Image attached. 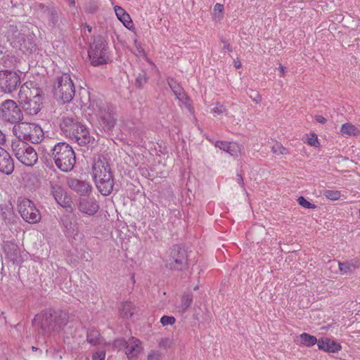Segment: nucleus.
<instances>
[{
	"label": "nucleus",
	"mask_w": 360,
	"mask_h": 360,
	"mask_svg": "<svg viewBox=\"0 0 360 360\" xmlns=\"http://www.w3.org/2000/svg\"><path fill=\"white\" fill-rule=\"evenodd\" d=\"M6 36L11 45L23 53L30 54L37 50V37L34 32L27 25H9Z\"/></svg>",
	"instance_id": "nucleus-1"
},
{
	"label": "nucleus",
	"mask_w": 360,
	"mask_h": 360,
	"mask_svg": "<svg viewBox=\"0 0 360 360\" xmlns=\"http://www.w3.org/2000/svg\"><path fill=\"white\" fill-rule=\"evenodd\" d=\"M68 322V315L63 311L52 309L42 311L37 314L33 324L40 334L51 335L64 328Z\"/></svg>",
	"instance_id": "nucleus-2"
},
{
	"label": "nucleus",
	"mask_w": 360,
	"mask_h": 360,
	"mask_svg": "<svg viewBox=\"0 0 360 360\" xmlns=\"http://www.w3.org/2000/svg\"><path fill=\"white\" fill-rule=\"evenodd\" d=\"M18 103L26 114L37 115L42 106V90L32 82H25L20 88Z\"/></svg>",
	"instance_id": "nucleus-3"
},
{
	"label": "nucleus",
	"mask_w": 360,
	"mask_h": 360,
	"mask_svg": "<svg viewBox=\"0 0 360 360\" xmlns=\"http://www.w3.org/2000/svg\"><path fill=\"white\" fill-rule=\"evenodd\" d=\"M56 164V166L63 172H68L72 170L76 162L75 153L68 143L58 142L54 146H50L49 153Z\"/></svg>",
	"instance_id": "nucleus-4"
},
{
	"label": "nucleus",
	"mask_w": 360,
	"mask_h": 360,
	"mask_svg": "<svg viewBox=\"0 0 360 360\" xmlns=\"http://www.w3.org/2000/svg\"><path fill=\"white\" fill-rule=\"evenodd\" d=\"M12 131L18 139L25 143L38 144L41 143L44 138V133L41 126L36 123L21 122L14 124Z\"/></svg>",
	"instance_id": "nucleus-5"
},
{
	"label": "nucleus",
	"mask_w": 360,
	"mask_h": 360,
	"mask_svg": "<svg viewBox=\"0 0 360 360\" xmlns=\"http://www.w3.org/2000/svg\"><path fill=\"white\" fill-rule=\"evenodd\" d=\"M11 150L16 159L25 166L32 167L38 160V155L36 150L25 141L12 139Z\"/></svg>",
	"instance_id": "nucleus-6"
},
{
	"label": "nucleus",
	"mask_w": 360,
	"mask_h": 360,
	"mask_svg": "<svg viewBox=\"0 0 360 360\" xmlns=\"http://www.w3.org/2000/svg\"><path fill=\"white\" fill-rule=\"evenodd\" d=\"M53 94L56 99L60 100L63 103H70L75 95V87L70 77L67 73L58 77L53 85Z\"/></svg>",
	"instance_id": "nucleus-7"
},
{
	"label": "nucleus",
	"mask_w": 360,
	"mask_h": 360,
	"mask_svg": "<svg viewBox=\"0 0 360 360\" xmlns=\"http://www.w3.org/2000/svg\"><path fill=\"white\" fill-rule=\"evenodd\" d=\"M88 55L91 63L94 66L106 64L109 60V51L108 44L104 38L100 35L94 37L91 43Z\"/></svg>",
	"instance_id": "nucleus-8"
},
{
	"label": "nucleus",
	"mask_w": 360,
	"mask_h": 360,
	"mask_svg": "<svg viewBox=\"0 0 360 360\" xmlns=\"http://www.w3.org/2000/svg\"><path fill=\"white\" fill-rule=\"evenodd\" d=\"M0 119L11 124H17L23 119V115L17 103L11 99L0 104Z\"/></svg>",
	"instance_id": "nucleus-9"
},
{
	"label": "nucleus",
	"mask_w": 360,
	"mask_h": 360,
	"mask_svg": "<svg viewBox=\"0 0 360 360\" xmlns=\"http://www.w3.org/2000/svg\"><path fill=\"white\" fill-rule=\"evenodd\" d=\"M187 265V252L178 245H174L166 260V266L172 270L181 271Z\"/></svg>",
	"instance_id": "nucleus-10"
},
{
	"label": "nucleus",
	"mask_w": 360,
	"mask_h": 360,
	"mask_svg": "<svg viewBox=\"0 0 360 360\" xmlns=\"http://www.w3.org/2000/svg\"><path fill=\"white\" fill-rule=\"evenodd\" d=\"M18 208L22 218L30 224H35L41 219L39 211L34 203L27 198L18 199Z\"/></svg>",
	"instance_id": "nucleus-11"
},
{
	"label": "nucleus",
	"mask_w": 360,
	"mask_h": 360,
	"mask_svg": "<svg viewBox=\"0 0 360 360\" xmlns=\"http://www.w3.org/2000/svg\"><path fill=\"white\" fill-rule=\"evenodd\" d=\"M20 84L18 74L11 70L0 71V91L6 94H11L16 89Z\"/></svg>",
	"instance_id": "nucleus-12"
},
{
	"label": "nucleus",
	"mask_w": 360,
	"mask_h": 360,
	"mask_svg": "<svg viewBox=\"0 0 360 360\" xmlns=\"http://www.w3.org/2000/svg\"><path fill=\"white\" fill-rule=\"evenodd\" d=\"M82 123L75 116H63L60 122V128L62 134L67 138L75 137V131L78 130Z\"/></svg>",
	"instance_id": "nucleus-13"
},
{
	"label": "nucleus",
	"mask_w": 360,
	"mask_h": 360,
	"mask_svg": "<svg viewBox=\"0 0 360 360\" xmlns=\"http://www.w3.org/2000/svg\"><path fill=\"white\" fill-rule=\"evenodd\" d=\"M4 250L8 259L13 262V264H20L24 261V256L17 244L6 241L4 243Z\"/></svg>",
	"instance_id": "nucleus-14"
},
{
	"label": "nucleus",
	"mask_w": 360,
	"mask_h": 360,
	"mask_svg": "<svg viewBox=\"0 0 360 360\" xmlns=\"http://www.w3.org/2000/svg\"><path fill=\"white\" fill-rule=\"evenodd\" d=\"M108 174H112L111 169L105 159L98 158L92 167V176L94 180L105 179Z\"/></svg>",
	"instance_id": "nucleus-15"
},
{
	"label": "nucleus",
	"mask_w": 360,
	"mask_h": 360,
	"mask_svg": "<svg viewBox=\"0 0 360 360\" xmlns=\"http://www.w3.org/2000/svg\"><path fill=\"white\" fill-rule=\"evenodd\" d=\"M14 161L10 153L0 146V172L9 175L14 170Z\"/></svg>",
	"instance_id": "nucleus-16"
},
{
	"label": "nucleus",
	"mask_w": 360,
	"mask_h": 360,
	"mask_svg": "<svg viewBox=\"0 0 360 360\" xmlns=\"http://www.w3.org/2000/svg\"><path fill=\"white\" fill-rule=\"evenodd\" d=\"M75 137H70V140L75 141L79 146H86L94 140V138L90 135L88 128L83 124H80V127H78V130L75 131Z\"/></svg>",
	"instance_id": "nucleus-17"
},
{
	"label": "nucleus",
	"mask_w": 360,
	"mask_h": 360,
	"mask_svg": "<svg viewBox=\"0 0 360 360\" xmlns=\"http://www.w3.org/2000/svg\"><path fill=\"white\" fill-rule=\"evenodd\" d=\"M68 186L80 195H86L91 191V186L89 182L81 181L76 178H69L67 180Z\"/></svg>",
	"instance_id": "nucleus-18"
},
{
	"label": "nucleus",
	"mask_w": 360,
	"mask_h": 360,
	"mask_svg": "<svg viewBox=\"0 0 360 360\" xmlns=\"http://www.w3.org/2000/svg\"><path fill=\"white\" fill-rule=\"evenodd\" d=\"M79 210L89 216L94 215L99 209V205L94 198H87L79 200Z\"/></svg>",
	"instance_id": "nucleus-19"
},
{
	"label": "nucleus",
	"mask_w": 360,
	"mask_h": 360,
	"mask_svg": "<svg viewBox=\"0 0 360 360\" xmlns=\"http://www.w3.org/2000/svg\"><path fill=\"white\" fill-rule=\"evenodd\" d=\"M51 193L56 201L63 207H70L71 200L66 195L64 189L59 185H51Z\"/></svg>",
	"instance_id": "nucleus-20"
},
{
	"label": "nucleus",
	"mask_w": 360,
	"mask_h": 360,
	"mask_svg": "<svg viewBox=\"0 0 360 360\" xmlns=\"http://www.w3.org/2000/svg\"><path fill=\"white\" fill-rule=\"evenodd\" d=\"M318 348L326 352L335 353L341 350L342 346L334 340L328 338H321L319 340Z\"/></svg>",
	"instance_id": "nucleus-21"
},
{
	"label": "nucleus",
	"mask_w": 360,
	"mask_h": 360,
	"mask_svg": "<svg viewBox=\"0 0 360 360\" xmlns=\"http://www.w3.org/2000/svg\"><path fill=\"white\" fill-rule=\"evenodd\" d=\"M107 176L103 180H94L98 190L103 195H110L113 190L114 179L112 174H108Z\"/></svg>",
	"instance_id": "nucleus-22"
},
{
	"label": "nucleus",
	"mask_w": 360,
	"mask_h": 360,
	"mask_svg": "<svg viewBox=\"0 0 360 360\" xmlns=\"http://www.w3.org/2000/svg\"><path fill=\"white\" fill-rule=\"evenodd\" d=\"M43 12L47 15L49 20V25L52 28L60 27V17L58 11L55 8H49L44 6L39 5Z\"/></svg>",
	"instance_id": "nucleus-23"
},
{
	"label": "nucleus",
	"mask_w": 360,
	"mask_h": 360,
	"mask_svg": "<svg viewBox=\"0 0 360 360\" xmlns=\"http://www.w3.org/2000/svg\"><path fill=\"white\" fill-rule=\"evenodd\" d=\"M141 350L142 347L139 340L131 338L127 342L125 354L130 360L136 357Z\"/></svg>",
	"instance_id": "nucleus-24"
},
{
	"label": "nucleus",
	"mask_w": 360,
	"mask_h": 360,
	"mask_svg": "<svg viewBox=\"0 0 360 360\" xmlns=\"http://www.w3.org/2000/svg\"><path fill=\"white\" fill-rule=\"evenodd\" d=\"M167 83L173 93L175 94L176 98L182 103H186L188 101V97L185 94L184 90L181 85L172 78L168 79Z\"/></svg>",
	"instance_id": "nucleus-25"
},
{
	"label": "nucleus",
	"mask_w": 360,
	"mask_h": 360,
	"mask_svg": "<svg viewBox=\"0 0 360 360\" xmlns=\"http://www.w3.org/2000/svg\"><path fill=\"white\" fill-rule=\"evenodd\" d=\"M215 146L219 148L221 150L226 151L232 156H238L240 153V147L238 143L235 142L227 141H217Z\"/></svg>",
	"instance_id": "nucleus-26"
},
{
	"label": "nucleus",
	"mask_w": 360,
	"mask_h": 360,
	"mask_svg": "<svg viewBox=\"0 0 360 360\" xmlns=\"http://www.w3.org/2000/svg\"><path fill=\"white\" fill-rule=\"evenodd\" d=\"M340 271L347 274L353 272L354 270L360 267V259L354 258L345 262H338Z\"/></svg>",
	"instance_id": "nucleus-27"
},
{
	"label": "nucleus",
	"mask_w": 360,
	"mask_h": 360,
	"mask_svg": "<svg viewBox=\"0 0 360 360\" xmlns=\"http://www.w3.org/2000/svg\"><path fill=\"white\" fill-rule=\"evenodd\" d=\"M193 300V295L191 292H184L181 297V303L177 307L178 311L181 314L185 313L191 307Z\"/></svg>",
	"instance_id": "nucleus-28"
},
{
	"label": "nucleus",
	"mask_w": 360,
	"mask_h": 360,
	"mask_svg": "<svg viewBox=\"0 0 360 360\" xmlns=\"http://www.w3.org/2000/svg\"><path fill=\"white\" fill-rule=\"evenodd\" d=\"M114 9L118 19L122 22L126 27L130 29V27L133 25V22L129 15L120 6H115Z\"/></svg>",
	"instance_id": "nucleus-29"
},
{
	"label": "nucleus",
	"mask_w": 360,
	"mask_h": 360,
	"mask_svg": "<svg viewBox=\"0 0 360 360\" xmlns=\"http://www.w3.org/2000/svg\"><path fill=\"white\" fill-rule=\"evenodd\" d=\"M86 340L87 342L92 345H99L101 340L100 332L95 328H89Z\"/></svg>",
	"instance_id": "nucleus-30"
},
{
	"label": "nucleus",
	"mask_w": 360,
	"mask_h": 360,
	"mask_svg": "<svg viewBox=\"0 0 360 360\" xmlns=\"http://www.w3.org/2000/svg\"><path fill=\"white\" fill-rule=\"evenodd\" d=\"M300 343L306 347H311L316 344L318 345L319 342V340H317V338L315 336L308 334L307 333H302L300 335Z\"/></svg>",
	"instance_id": "nucleus-31"
},
{
	"label": "nucleus",
	"mask_w": 360,
	"mask_h": 360,
	"mask_svg": "<svg viewBox=\"0 0 360 360\" xmlns=\"http://www.w3.org/2000/svg\"><path fill=\"white\" fill-rule=\"evenodd\" d=\"M341 132L348 136H359L360 130L351 123H345L342 125Z\"/></svg>",
	"instance_id": "nucleus-32"
},
{
	"label": "nucleus",
	"mask_w": 360,
	"mask_h": 360,
	"mask_svg": "<svg viewBox=\"0 0 360 360\" xmlns=\"http://www.w3.org/2000/svg\"><path fill=\"white\" fill-rule=\"evenodd\" d=\"M135 311V308L131 302H124L122 304L120 311L122 316L124 318L131 317Z\"/></svg>",
	"instance_id": "nucleus-33"
},
{
	"label": "nucleus",
	"mask_w": 360,
	"mask_h": 360,
	"mask_svg": "<svg viewBox=\"0 0 360 360\" xmlns=\"http://www.w3.org/2000/svg\"><path fill=\"white\" fill-rule=\"evenodd\" d=\"M148 81L147 74L142 70L136 77L135 84L137 87L141 88Z\"/></svg>",
	"instance_id": "nucleus-34"
},
{
	"label": "nucleus",
	"mask_w": 360,
	"mask_h": 360,
	"mask_svg": "<svg viewBox=\"0 0 360 360\" xmlns=\"http://www.w3.org/2000/svg\"><path fill=\"white\" fill-rule=\"evenodd\" d=\"M323 195L326 198H327L328 199H330L331 200H337L341 196L340 192L339 191H333V190H324L323 191Z\"/></svg>",
	"instance_id": "nucleus-35"
},
{
	"label": "nucleus",
	"mask_w": 360,
	"mask_h": 360,
	"mask_svg": "<svg viewBox=\"0 0 360 360\" xmlns=\"http://www.w3.org/2000/svg\"><path fill=\"white\" fill-rule=\"evenodd\" d=\"M271 151L276 155H285L289 153L288 150L278 143H276L271 147Z\"/></svg>",
	"instance_id": "nucleus-36"
},
{
	"label": "nucleus",
	"mask_w": 360,
	"mask_h": 360,
	"mask_svg": "<svg viewBox=\"0 0 360 360\" xmlns=\"http://www.w3.org/2000/svg\"><path fill=\"white\" fill-rule=\"evenodd\" d=\"M298 203L302 206L303 207L308 209H314L316 206L314 204H311L309 201H307L303 196H300L297 199Z\"/></svg>",
	"instance_id": "nucleus-37"
},
{
	"label": "nucleus",
	"mask_w": 360,
	"mask_h": 360,
	"mask_svg": "<svg viewBox=\"0 0 360 360\" xmlns=\"http://www.w3.org/2000/svg\"><path fill=\"white\" fill-rule=\"evenodd\" d=\"M176 319L174 316H163L160 319V322L163 326L173 325Z\"/></svg>",
	"instance_id": "nucleus-38"
},
{
	"label": "nucleus",
	"mask_w": 360,
	"mask_h": 360,
	"mask_svg": "<svg viewBox=\"0 0 360 360\" xmlns=\"http://www.w3.org/2000/svg\"><path fill=\"white\" fill-rule=\"evenodd\" d=\"M162 354L158 351H152L148 356V360H162Z\"/></svg>",
	"instance_id": "nucleus-39"
},
{
	"label": "nucleus",
	"mask_w": 360,
	"mask_h": 360,
	"mask_svg": "<svg viewBox=\"0 0 360 360\" xmlns=\"http://www.w3.org/2000/svg\"><path fill=\"white\" fill-rule=\"evenodd\" d=\"M212 111L214 115H219L224 113L226 111V109L224 105H220L219 103H217L216 107L212 109Z\"/></svg>",
	"instance_id": "nucleus-40"
},
{
	"label": "nucleus",
	"mask_w": 360,
	"mask_h": 360,
	"mask_svg": "<svg viewBox=\"0 0 360 360\" xmlns=\"http://www.w3.org/2000/svg\"><path fill=\"white\" fill-rule=\"evenodd\" d=\"M126 345H127V342L122 339L115 340L113 342L114 347L119 349H120L123 347H124L126 349Z\"/></svg>",
	"instance_id": "nucleus-41"
},
{
	"label": "nucleus",
	"mask_w": 360,
	"mask_h": 360,
	"mask_svg": "<svg viewBox=\"0 0 360 360\" xmlns=\"http://www.w3.org/2000/svg\"><path fill=\"white\" fill-rule=\"evenodd\" d=\"M105 354L104 352H96L93 354V360H104Z\"/></svg>",
	"instance_id": "nucleus-42"
},
{
	"label": "nucleus",
	"mask_w": 360,
	"mask_h": 360,
	"mask_svg": "<svg viewBox=\"0 0 360 360\" xmlns=\"http://www.w3.org/2000/svg\"><path fill=\"white\" fill-rule=\"evenodd\" d=\"M307 143L312 146H316L319 143L317 136L314 134L311 135V137L308 139Z\"/></svg>",
	"instance_id": "nucleus-43"
},
{
	"label": "nucleus",
	"mask_w": 360,
	"mask_h": 360,
	"mask_svg": "<svg viewBox=\"0 0 360 360\" xmlns=\"http://www.w3.org/2000/svg\"><path fill=\"white\" fill-rule=\"evenodd\" d=\"M252 92H253L255 94V95H250V97L252 99L253 101H255V103H260V101H262V97L261 96L259 95V93L257 92H254L253 91H252Z\"/></svg>",
	"instance_id": "nucleus-44"
},
{
	"label": "nucleus",
	"mask_w": 360,
	"mask_h": 360,
	"mask_svg": "<svg viewBox=\"0 0 360 360\" xmlns=\"http://www.w3.org/2000/svg\"><path fill=\"white\" fill-rule=\"evenodd\" d=\"M221 42L224 44L223 49L228 50L229 52L232 51V48L231 47L230 44L226 41L224 39H221Z\"/></svg>",
	"instance_id": "nucleus-45"
},
{
	"label": "nucleus",
	"mask_w": 360,
	"mask_h": 360,
	"mask_svg": "<svg viewBox=\"0 0 360 360\" xmlns=\"http://www.w3.org/2000/svg\"><path fill=\"white\" fill-rule=\"evenodd\" d=\"M6 135L0 130V146L2 147L6 143Z\"/></svg>",
	"instance_id": "nucleus-46"
},
{
	"label": "nucleus",
	"mask_w": 360,
	"mask_h": 360,
	"mask_svg": "<svg viewBox=\"0 0 360 360\" xmlns=\"http://www.w3.org/2000/svg\"><path fill=\"white\" fill-rule=\"evenodd\" d=\"M315 120L318 122L321 123V124H325L326 122V119L324 117H323L322 115H316Z\"/></svg>",
	"instance_id": "nucleus-47"
},
{
	"label": "nucleus",
	"mask_w": 360,
	"mask_h": 360,
	"mask_svg": "<svg viewBox=\"0 0 360 360\" xmlns=\"http://www.w3.org/2000/svg\"><path fill=\"white\" fill-rule=\"evenodd\" d=\"M224 10V6L221 4H216L214 7V11L222 12Z\"/></svg>",
	"instance_id": "nucleus-48"
},
{
	"label": "nucleus",
	"mask_w": 360,
	"mask_h": 360,
	"mask_svg": "<svg viewBox=\"0 0 360 360\" xmlns=\"http://www.w3.org/2000/svg\"><path fill=\"white\" fill-rule=\"evenodd\" d=\"M237 182L241 187H244L243 178L241 174H237Z\"/></svg>",
	"instance_id": "nucleus-49"
},
{
	"label": "nucleus",
	"mask_w": 360,
	"mask_h": 360,
	"mask_svg": "<svg viewBox=\"0 0 360 360\" xmlns=\"http://www.w3.org/2000/svg\"><path fill=\"white\" fill-rule=\"evenodd\" d=\"M53 356L58 357L60 359H62L61 354L59 351L53 350Z\"/></svg>",
	"instance_id": "nucleus-50"
},
{
	"label": "nucleus",
	"mask_w": 360,
	"mask_h": 360,
	"mask_svg": "<svg viewBox=\"0 0 360 360\" xmlns=\"http://www.w3.org/2000/svg\"><path fill=\"white\" fill-rule=\"evenodd\" d=\"M279 69L281 72V77H283L285 74V68L281 64H280Z\"/></svg>",
	"instance_id": "nucleus-51"
},
{
	"label": "nucleus",
	"mask_w": 360,
	"mask_h": 360,
	"mask_svg": "<svg viewBox=\"0 0 360 360\" xmlns=\"http://www.w3.org/2000/svg\"><path fill=\"white\" fill-rule=\"evenodd\" d=\"M234 65H235V67L238 69L241 67V63L240 60H235L234 61Z\"/></svg>",
	"instance_id": "nucleus-52"
},
{
	"label": "nucleus",
	"mask_w": 360,
	"mask_h": 360,
	"mask_svg": "<svg viewBox=\"0 0 360 360\" xmlns=\"http://www.w3.org/2000/svg\"><path fill=\"white\" fill-rule=\"evenodd\" d=\"M110 125L113 126L114 125V121H110L109 123Z\"/></svg>",
	"instance_id": "nucleus-53"
},
{
	"label": "nucleus",
	"mask_w": 360,
	"mask_h": 360,
	"mask_svg": "<svg viewBox=\"0 0 360 360\" xmlns=\"http://www.w3.org/2000/svg\"><path fill=\"white\" fill-rule=\"evenodd\" d=\"M87 28H88L89 32L91 31V27L90 26L87 25Z\"/></svg>",
	"instance_id": "nucleus-54"
},
{
	"label": "nucleus",
	"mask_w": 360,
	"mask_h": 360,
	"mask_svg": "<svg viewBox=\"0 0 360 360\" xmlns=\"http://www.w3.org/2000/svg\"><path fill=\"white\" fill-rule=\"evenodd\" d=\"M32 350H33V351H36V350H37V347H34V346L32 347Z\"/></svg>",
	"instance_id": "nucleus-55"
},
{
	"label": "nucleus",
	"mask_w": 360,
	"mask_h": 360,
	"mask_svg": "<svg viewBox=\"0 0 360 360\" xmlns=\"http://www.w3.org/2000/svg\"><path fill=\"white\" fill-rule=\"evenodd\" d=\"M8 57H9L8 56H4V58H3V59L5 60L6 59H8Z\"/></svg>",
	"instance_id": "nucleus-56"
},
{
	"label": "nucleus",
	"mask_w": 360,
	"mask_h": 360,
	"mask_svg": "<svg viewBox=\"0 0 360 360\" xmlns=\"http://www.w3.org/2000/svg\"><path fill=\"white\" fill-rule=\"evenodd\" d=\"M131 280L133 281V282L134 283V282H135V281H134V275H133V276H131Z\"/></svg>",
	"instance_id": "nucleus-57"
},
{
	"label": "nucleus",
	"mask_w": 360,
	"mask_h": 360,
	"mask_svg": "<svg viewBox=\"0 0 360 360\" xmlns=\"http://www.w3.org/2000/svg\"><path fill=\"white\" fill-rule=\"evenodd\" d=\"M51 352H52V350H51V349H47V350H46V353Z\"/></svg>",
	"instance_id": "nucleus-58"
},
{
	"label": "nucleus",
	"mask_w": 360,
	"mask_h": 360,
	"mask_svg": "<svg viewBox=\"0 0 360 360\" xmlns=\"http://www.w3.org/2000/svg\"><path fill=\"white\" fill-rule=\"evenodd\" d=\"M198 285H197V286H195V287L194 288V290H198Z\"/></svg>",
	"instance_id": "nucleus-59"
},
{
	"label": "nucleus",
	"mask_w": 360,
	"mask_h": 360,
	"mask_svg": "<svg viewBox=\"0 0 360 360\" xmlns=\"http://www.w3.org/2000/svg\"><path fill=\"white\" fill-rule=\"evenodd\" d=\"M4 66H5V67H6V68H8V67H9V65H6V64H5V65H4Z\"/></svg>",
	"instance_id": "nucleus-60"
},
{
	"label": "nucleus",
	"mask_w": 360,
	"mask_h": 360,
	"mask_svg": "<svg viewBox=\"0 0 360 360\" xmlns=\"http://www.w3.org/2000/svg\"><path fill=\"white\" fill-rule=\"evenodd\" d=\"M359 216H360V210H359Z\"/></svg>",
	"instance_id": "nucleus-61"
},
{
	"label": "nucleus",
	"mask_w": 360,
	"mask_h": 360,
	"mask_svg": "<svg viewBox=\"0 0 360 360\" xmlns=\"http://www.w3.org/2000/svg\"><path fill=\"white\" fill-rule=\"evenodd\" d=\"M73 1V3H75L74 0H72Z\"/></svg>",
	"instance_id": "nucleus-62"
}]
</instances>
